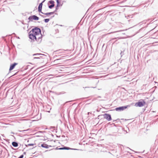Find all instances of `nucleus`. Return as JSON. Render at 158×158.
Here are the masks:
<instances>
[{"label": "nucleus", "mask_w": 158, "mask_h": 158, "mask_svg": "<svg viewBox=\"0 0 158 158\" xmlns=\"http://www.w3.org/2000/svg\"><path fill=\"white\" fill-rule=\"evenodd\" d=\"M42 36L41 29L38 27H35L32 29L29 33V38L33 40H35L38 43L41 41Z\"/></svg>", "instance_id": "1"}, {"label": "nucleus", "mask_w": 158, "mask_h": 158, "mask_svg": "<svg viewBox=\"0 0 158 158\" xmlns=\"http://www.w3.org/2000/svg\"><path fill=\"white\" fill-rule=\"evenodd\" d=\"M145 104V102L143 100H142L141 101H139L136 103L135 106L142 107Z\"/></svg>", "instance_id": "2"}, {"label": "nucleus", "mask_w": 158, "mask_h": 158, "mask_svg": "<svg viewBox=\"0 0 158 158\" xmlns=\"http://www.w3.org/2000/svg\"><path fill=\"white\" fill-rule=\"evenodd\" d=\"M130 105H128L125 106H120L116 108H115V110L117 111H123L124 110L127 109V107H130Z\"/></svg>", "instance_id": "3"}, {"label": "nucleus", "mask_w": 158, "mask_h": 158, "mask_svg": "<svg viewBox=\"0 0 158 158\" xmlns=\"http://www.w3.org/2000/svg\"><path fill=\"white\" fill-rule=\"evenodd\" d=\"M103 116L104 118L108 121H110L111 120V116L110 114L106 113L103 114Z\"/></svg>", "instance_id": "4"}, {"label": "nucleus", "mask_w": 158, "mask_h": 158, "mask_svg": "<svg viewBox=\"0 0 158 158\" xmlns=\"http://www.w3.org/2000/svg\"><path fill=\"white\" fill-rule=\"evenodd\" d=\"M39 18L35 15L31 16L29 17L28 18V19L31 21H32L33 20H39Z\"/></svg>", "instance_id": "5"}, {"label": "nucleus", "mask_w": 158, "mask_h": 158, "mask_svg": "<svg viewBox=\"0 0 158 158\" xmlns=\"http://www.w3.org/2000/svg\"><path fill=\"white\" fill-rule=\"evenodd\" d=\"M45 0H44L39 4L38 7V11L39 12H40L41 13L43 12H42V9L43 5V3H44Z\"/></svg>", "instance_id": "6"}, {"label": "nucleus", "mask_w": 158, "mask_h": 158, "mask_svg": "<svg viewBox=\"0 0 158 158\" xmlns=\"http://www.w3.org/2000/svg\"><path fill=\"white\" fill-rule=\"evenodd\" d=\"M54 2H54V1L53 0H50L49 1L48 3L51 4V5L48 6V7L49 8L52 9L54 6H55Z\"/></svg>", "instance_id": "7"}, {"label": "nucleus", "mask_w": 158, "mask_h": 158, "mask_svg": "<svg viewBox=\"0 0 158 158\" xmlns=\"http://www.w3.org/2000/svg\"><path fill=\"white\" fill-rule=\"evenodd\" d=\"M17 64V63H14L13 64H11L9 69V70L10 71L13 69L15 67V66Z\"/></svg>", "instance_id": "8"}, {"label": "nucleus", "mask_w": 158, "mask_h": 158, "mask_svg": "<svg viewBox=\"0 0 158 158\" xmlns=\"http://www.w3.org/2000/svg\"><path fill=\"white\" fill-rule=\"evenodd\" d=\"M41 146L42 148H48L49 147H51V146H48L47 144L44 143L41 144Z\"/></svg>", "instance_id": "9"}, {"label": "nucleus", "mask_w": 158, "mask_h": 158, "mask_svg": "<svg viewBox=\"0 0 158 158\" xmlns=\"http://www.w3.org/2000/svg\"><path fill=\"white\" fill-rule=\"evenodd\" d=\"M12 146L14 147H17L18 145V143L15 142H12Z\"/></svg>", "instance_id": "10"}, {"label": "nucleus", "mask_w": 158, "mask_h": 158, "mask_svg": "<svg viewBox=\"0 0 158 158\" xmlns=\"http://www.w3.org/2000/svg\"><path fill=\"white\" fill-rule=\"evenodd\" d=\"M42 13L44 15H52V14H54V12H48V13H44L43 12H42Z\"/></svg>", "instance_id": "11"}, {"label": "nucleus", "mask_w": 158, "mask_h": 158, "mask_svg": "<svg viewBox=\"0 0 158 158\" xmlns=\"http://www.w3.org/2000/svg\"><path fill=\"white\" fill-rule=\"evenodd\" d=\"M122 38L121 37H116V38H112L111 40H114L115 39L119 40V39H122Z\"/></svg>", "instance_id": "12"}, {"label": "nucleus", "mask_w": 158, "mask_h": 158, "mask_svg": "<svg viewBox=\"0 0 158 158\" xmlns=\"http://www.w3.org/2000/svg\"><path fill=\"white\" fill-rule=\"evenodd\" d=\"M56 2H57V7H59L60 6V2L59 0H56Z\"/></svg>", "instance_id": "13"}, {"label": "nucleus", "mask_w": 158, "mask_h": 158, "mask_svg": "<svg viewBox=\"0 0 158 158\" xmlns=\"http://www.w3.org/2000/svg\"><path fill=\"white\" fill-rule=\"evenodd\" d=\"M63 148L64 150H70L71 149V148L67 147H64Z\"/></svg>", "instance_id": "14"}, {"label": "nucleus", "mask_w": 158, "mask_h": 158, "mask_svg": "<svg viewBox=\"0 0 158 158\" xmlns=\"http://www.w3.org/2000/svg\"><path fill=\"white\" fill-rule=\"evenodd\" d=\"M44 55V54H41V53H36V54H34L33 55V56H38L39 55Z\"/></svg>", "instance_id": "15"}, {"label": "nucleus", "mask_w": 158, "mask_h": 158, "mask_svg": "<svg viewBox=\"0 0 158 158\" xmlns=\"http://www.w3.org/2000/svg\"><path fill=\"white\" fill-rule=\"evenodd\" d=\"M35 144H33V143H30V144H28L27 145H26V147H27L28 146H33Z\"/></svg>", "instance_id": "16"}, {"label": "nucleus", "mask_w": 158, "mask_h": 158, "mask_svg": "<svg viewBox=\"0 0 158 158\" xmlns=\"http://www.w3.org/2000/svg\"><path fill=\"white\" fill-rule=\"evenodd\" d=\"M44 21L45 23H47L49 21V19H44Z\"/></svg>", "instance_id": "17"}, {"label": "nucleus", "mask_w": 158, "mask_h": 158, "mask_svg": "<svg viewBox=\"0 0 158 158\" xmlns=\"http://www.w3.org/2000/svg\"><path fill=\"white\" fill-rule=\"evenodd\" d=\"M114 31V32H111L110 33H109L108 34H110L111 33H115V32H119V31Z\"/></svg>", "instance_id": "18"}, {"label": "nucleus", "mask_w": 158, "mask_h": 158, "mask_svg": "<svg viewBox=\"0 0 158 158\" xmlns=\"http://www.w3.org/2000/svg\"><path fill=\"white\" fill-rule=\"evenodd\" d=\"M121 57H122L123 55L124 54H123V52H122V51H121L120 54Z\"/></svg>", "instance_id": "19"}, {"label": "nucleus", "mask_w": 158, "mask_h": 158, "mask_svg": "<svg viewBox=\"0 0 158 158\" xmlns=\"http://www.w3.org/2000/svg\"><path fill=\"white\" fill-rule=\"evenodd\" d=\"M23 155H22L20 156L18 158H23Z\"/></svg>", "instance_id": "20"}, {"label": "nucleus", "mask_w": 158, "mask_h": 158, "mask_svg": "<svg viewBox=\"0 0 158 158\" xmlns=\"http://www.w3.org/2000/svg\"><path fill=\"white\" fill-rule=\"evenodd\" d=\"M40 16H41L43 18H45L46 17V16L43 15H41L40 14Z\"/></svg>", "instance_id": "21"}, {"label": "nucleus", "mask_w": 158, "mask_h": 158, "mask_svg": "<svg viewBox=\"0 0 158 158\" xmlns=\"http://www.w3.org/2000/svg\"><path fill=\"white\" fill-rule=\"evenodd\" d=\"M33 59H40V57H39L37 56L36 57H34L33 58Z\"/></svg>", "instance_id": "22"}, {"label": "nucleus", "mask_w": 158, "mask_h": 158, "mask_svg": "<svg viewBox=\"0 0 158 158\" xmlns=\"http://www.w3.org/2000/svg\"><path fill=\"white\" fill-rule=\"evenodd\" d=\"M144 27L142 28L141 29H140L139 30V32L141 31L142 30L144 29Z\"/></svg>", "instance_id": "23"}, {"label": "nucleus", "mask_w": 158, "mask_h": 158, "mask_svg": "<svg viewBox=\"0 0 158 158\" xmlns=\"http://www.w3.org/2000/svg\"><path fill=\"white\" fill-rule=\"evenodd\" d=\"M56 51L58 52L59 53H62V52H61V50H59L57 51Z\"/></svg>", "instance_id": "24"}, {"label": "nucleus", "mask_w": 158, "mask_h": 158, "mask_svg": "<svg viewBox=\"0 0 158 158\" xmlns=\"http://www.w3.org/2000/svg\"><path fill=\"white\" fill-rule=\"evenodd\" d=\"M58 149H59V150H64V148H63V147H62V148H59Z\"/></svg>", "instance_id": "25"}, {"label": "nucleus", "mask_w": 158, "mask_h": 158, "mask_svg": "<svg viewBox=\"0 0 158 158\" xmlns=\"http://www.w3.org/2000/svg\"><path fill=\"white\" fill-rule=\"evenodd\" d=\"M70 150H79V149H76V148H71V149Z\"/></svg>", "instance_id": "26"}, {"label": "nucleus", "mask_w": 158, "mask_h": 158, "mask_svg": "<svg viewBox=\"0 0 158 158\" xmlns=\"http://www.w3.org/2000/svg\"><path fill=\"white\" fill-rule=\"evenodd\" d=\"M127 148L129 149L130 150H131L132 151H133V152H135V151H134V150H132V149H131L130 148H129L128 147H127Z\"/></svg>", "instance_id": "27"}, {"label": "nucleus", "mask_w": 158, "mask_h": 158, "mask_svg": "<svg viewBox=\"0 0 158 158\" xmlns=\"http://www.w3.org/2000/svg\"><path fill=\"white\" fill-rule=\"evenodd\" d=\"M58 7H57V6H56V10H57L58 9Z\"/></svg>", "instance_id": "28"}, {"label": "nucleus", "mask_w": 158, "mask_h": 158, "mask_svg": "<svg viewBox=\"0 0 158 158\" xmlns=\"http://www.w3.org/2000/svg\"><path fill=\"white\" fill-rule=\"evenodd\" d=\"M23 29H24V30H25V29H26V27L25 26V27H23Z\"/></svg>", "instance_id": "29"}, {"label": "nucleus", "mask_w": 158, "mask_h": 158, "mask_svg": "<svg viewBox=\"0 0 158 158\" xmlns=\"http://www.w3.org/2000/svg\"><path fill=\"white\" fill-rule=\"evenodd\" d=\"M57 10H56H56H55L53 12H54V13H55V12H56Z\"/></svg>", "instance_id": "30"}, {"label": "nucleus", "mask_w": 158, "mask_h": 158, "mask_svg": "<svg viewBox=\"0 0 158 158\" xmlns=\"http://www.w3.org/2000/svg\"><path fill=\"white\" fill-rule=\"evenodd\" d=\"M26 27H28V25L27 24H26Z\"/></svg>", "instance_id": "31"}, {"label": "nucleus", "mask_w": 158, "mask_h": 158, "mask_svg": "<svg viewBox=\"0 0 158 158\" xmlns=\"http://www.w3.org/2000/svg\"><path fill=\"white\" fill-rule=\"evenodd\" d=\"M117 41V40H116L114 42V43H113V44H114V43H115Z\"/></svg>", "instance_id": "32"}, {"label": "nucleus", "mask_w": 158, "mask_h": 158, "mask_svg": "<svg viewBox=\"0 0 158 158\" xmlns=\"http://www.w3.org/2000/svg\"><path fill=\"white\" fill-rule=\"evenodd\" d=\"M54 17V15H53V16H52L51 17V18H52Z\"/></svg>", "instance_id": "33"}, {"label": "nucleus", "mask_w": 158, "mask_h": 158, "mask_svg": "<svg viewBox=\"0 0 158 158\" xmlns=\"http://www.w3.org/2000/svg\"><path fill=\"white\" fill-rule=\"evenodd\" d=\"M38 132L42 133V131H39Z\"/></svg>", "instance_id": "34"}, {"label": "nucleus", "mask_w": 158, "mask_h": 158, "mask_svg": "<svg viewBox=\"0 0 158 158\" xmlns=\"http://www.w3.org/2000/svg\"><path fill=\"white\" fill-rule=\"evenodd\" d=\"M17 38L18 39H19V37H17Z\"/></svg>", "instance_id": "35"}, {"label": "nucleus", "mask_w": 158, "mask_h": 158, "mask_svg": "<svg viewBox=\"0 0 158 158\" xmlns=\"http://www.w3.org/2000/svg\"><path fill=\"white\" fill-rule=\"evenodd\" d=\"M89 113H90V112H88V114L89 115Z\"/></svg>", "instance_id": "36"}, {"label": "nucleus", "mask_w": 158, "mask_h": 158, "mask_svg": "<svg viewBox=\"0 0 158 158\" xmlns=\"http://www.w3.org/2000/svg\"><path fill=\"white\" fill-rule=\"evenodd\" d=\"M98 97V98H101V96H99V97Z\"/></svg>", "instance_id": "37"}, {"label": "nucleus", "mask_w": 158, "mask_h": 158, "mask_svg": "<svg viewBox=\"0 0 158 158\" xmlns=\"http://www.w3.org/2000/svg\"><path fill=\"white\" fill-rule=\"evenodd\" d=\"M58 148L57 147L56 148V149H58Z\"/></svg>", "instance_id": "38"}, {"label": "nucleus", "mask_w": 158, "mask_h": 158, "mask_svg": "<svg viewBox=\"0 0 158 158\" xmlns=\"http://www.w3.org/2000/svg\"><path fill=\"white\" fill-rule=\"evenodd\" d=\"M35 148V147H33V148H32V149H33V148Z\"/></svg>", "instance_id": "39"}, {"label": "nucleus", "mask_w": 158, "mask_h": 158, "mask_svg": "<svg viewBox=\"0 0 158 158\" xmlns=\"http://www.w3.org/2000/svg\"><path fill=\"white\" fill-rule=\"evenodd\" d=\"M109 135H111V134H109Z\"/></svg>", "instance_id": "40"}, {"label": "nucleus", "mask_w": 158, "mask_h": 158, "mask_svg": "<svg viewBox=\"0 0 158 158\" xmlns=\"http://www.w3.org/2000/svg\"><path fill=\"white\" fill-rule=\"evenodd\" d=\"M29 142V140H27V142Z\"/></svg>", "instance_id": "41"}, {"label": "nucleus", "mask_w": 158, "mask_h": 158, "mask_svg": "<svg viewBox=\"0 0 158 158\" xmlns=\"http://www.w3.org/2000/svg\"><path fill=\"white\" fill-rule=\"evenodd\" d=\"M13 34H15V33H14Z\"/></svg>", "instance_id": "42"}, {"label": "nucleus", "mask_w": 158, "mask_h": 158, "mask_svg": "<svg viewBox=\"0 0 158 158\" xmlns=\"http://www.w3.org/2000/svg\"><path fill=\"white\" fill-rule=\"evenodd\" d=\"M26 130H24L23 131H26Z\"/></svg>", "instance_id": "43"}]
</instances>
